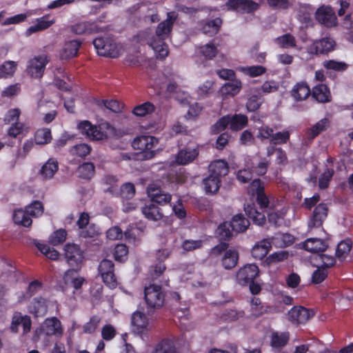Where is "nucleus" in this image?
I'll return each mask as SVG.
<instances>
[{
  "instance_id": "1",
  "label": "nucleus",
  "mask_w": 353,
  "mask_h": 353,
  "mask_svg": "<svg viewBox=\"0 0 353 353\" xmlns=\"http://www.w3.org/2000/svg\"><path fill=\"white\" fill-rule=\"evenodd\" d=\"M176 18L174 12H168L167 19L158 25L155 34L145 37L147 43L153 49L157 58L163 59L168 54V47L164 40L168 37Z\"/></svg>"
},
{
  "instance_id": "2",
  "label": "nucleus",
  "mask_w": 353,
  "mask_h": 353,
  "mask_svg": "<svg viewBox=\"0 0 353 353\" xmlns=\"http://www.w3.org/2000/svg\"><path fill=\"white\" fill-rule=\"evenodd\" d=\"M248 123V117L243 114L226 115L219 119L212 126L214 133L224 130L227 127L238 131L243 128Z\"/></svg>"
},
{
  "instance_id": "3",
  "label": "nucleus",
  "mask_w": 353,
  "mask_h": 353,
  "mask_svg": "<svg viewBox=\"0 0 353 353\" xmlns=\"http://www.w3.org/2000/svg\"><path fill=\"white\" fill-rule=\"evenodd\" d=\"M158 139L152 136H141L134 139L132 146L139 150L141 158L149 159L154 157Z\"/></svg>"
},
{
  "instance_id": "4",
  "label": "nucleus",
  "mask_w": 353,
  "mask_h": 353,
  "mask_svg": "<svg viewBox=\"0 0 353 353\" xmlns=\"http://www.w3.org/2000/svg\"><path fill=\"white\" fill-rule=\"evenodd\" d=\"M50 59L45 54L34 56L30 58L26 65V72L32 79H41Z\"/></svg>"
},
{
  "instance_id": "5",
  "label": "nucleus",
  "mask_w": 353,
  "mask_h": 353,
  "mask_svg": "<svg viewBox=\"0 0 353 353\" xmlns=\"http://www.w3.org/2000/svg\"><path fill=\"white\" fill-rule=\"evenodd\" d=\"M131 326L137 334H143L149 332L153 326L152 318L141 311H136L132 314Z\"/></svg>"
},
{
  "instance_id": "6",
  "label": "nucleus",
  "mask_w": 353,
  "mask_h": 353,
  "mask_svg": "<svg viewBox=\"0 0 353 353\" xmlns=\"http://www.w3.org/2000/svg\"><path fill=\"white\" fill-rule=\"evenodd\" d=\"M64 256L70 266L81 267L84 261V252L79 245L69 243L63 248Z\"/></svg>"
},
{
  "instance_id": "7",
  "label": "nucleus",
  "mask_w": 353,
  "mask_h": 353,
  "mask_svg": "<svg viewBox=\"0 0 353 353\" xmlns=\"http://www.w3.org/2000/svg\"><path fill=\"white\" fill-rule=\"evenodd\" d=\"M99 274L105 283L110 288H114L117 282L114 274V264L112 261L104 259L99 266Z\"/></svg>"
},
{
  "instance_id": "8",
  "label": "nucleus",
  "mask_w": 353,
  "mask_h": 353,
  "mask_svg": "<svg viewBox=\"0 0 353 353\" xmlns=\"http://www.w3.org/2000/svg\"><path fill=\"white\" fill-rule=\"evenodd\" d=\"M145 299L148 305L152 307H160L164 301V294L161 288L157 285H150L145 288Z\"/></svg>"
},
{
  "instance_id": "9",
  "label": "nucleus",
  "mask_w": 353,
  "mask_h": 353,
  "mask_svg": "<svg viewBox=\"0 0 353 353\" xmlns=\"http://www.w3.org/2000/svg\"><path fill=\"white\" fill-rule=\"evenodd\" d=\"M39 331L47 336L61 338L63 334V328L59 320L55 317L46 319L41 325Z\"/></svg>"
},
{
  "instance_id": "10",
  "label": "nucleus",
  "mask_w": 353,
  "mask_h": 353,
  "mask_svg": "<svg viewBox=\"0 0 353 353\" xmlns=\"http://www.w3.org/2000/svg\"><path fill=\"white\" fill-rule=\"evenodd\" d=\"M259 274V268L255 264H247L236 274V279L240 285H245L254 280Z\"/></svg>"
},
{
  "instance_id": "11",
  "label": "nucleus",
  "mask_w": 353,
  "mask_h": 353,
  "mask_svg": "<svg viewBox=\"0 0 353 353\" xmlns=\"http://www.w3.org/2000/svg\"><path fill=\"white\" fill-rule=\"evenodd\" d=\"M316 20L327 27L335 26L337 19L332 8L330 6H323L318 8L315 12Z\"/></svg>"
},
{
  "instance_id": "12",
  "label": "nucleus",
  "mask_w": 353,
  "mask_h": 353,
  "mask_svg": "<svg viewBox=\"0 0 353 353\" xmlns=\"http://www.w3.org/2000/svg\"><path fill=\"white\" fill-rule=\"evenodd\" d=\"M92 132V140L94 141H102L118 136L116 129L107 122H102L98 125H94Z\"/></svg>"
},
{
  "instance_id": "13",
  "label": "nucleus",
  "mask_w": 353,
  "mask_h": 353,
  "mask_svg": "<svg viewBox=\"0 0 353 353\" xmlns=\"http://www.w3.org/2000/svg\"><path fill=\"white\" fill-rule=\"evenodd\" d=\"M103 43V38L95 39L93 41L94 46L97 52V54L100 56L109 57L115 58L121 54L123 51L122 45L114 43L112 41L111 46L108 50H104L101 45Z\"/></svg>"
},
{
  "instance_id": "14",
  "label": "nucleus",
  "mask_w": 353,
  "mask_h": 353,
  "mask_svg": "<svg viewBox=\"0 0 353 353\" xmlns=\"http://www.w3.org/2000/svg\"><path fill=\"white\" fill-rule=\"evenodd\" d=\"M314 314V313L312 310L299 306L294 307L289 311L288 318L292 323H305Z\"/></svg>"
},
{
  "instance_id": "15",
  "label": "nucleus",
  "mask_w": 353,
  "mask_h": 353,
  "mask_svg": "<svg viewBox=\"0 0 353 353\" xmlns=\"http://www.w3.org/2000/svg\"><path fill=\"white\" fill-rule=\"evenodd\" d=\"M63 281L67 288L73 289V293L79 290L85 283V278L75 270H69L65 272Z\"/></svg>"
},
{
  "instance_id": "16",
  "label": "nucleus",
  "mask_w": 353,
  "mask_h": 353,
  "mask_svg": "<svg viewBox=\"0 0 353 353\" xmlns=\"http://www.w3.org/2000/svg\"><path fill=\"white\" fill-rule=\"evenodd\" d=\"M199 152L196 148L188 147L181 150L170 161V165H186L193 161L197 157Z\"/></svg>"
},
{
  "instance_id": "17",
  "label": "nucleus",
  "mask_w": 353,
  "mask_h": 353,
  "mask_svg": "<svg viewBox=\"0 0 353 353\" xmlns=\"http://www.w3.org/2000/svg\"><path fill=\"white\" fill-rule=\"evenodd\" d=\"M20 325L23 327V334L28 333L31 329L30 318L27 315H22L21 313H14L12 318L10 327V330L14 333H17Z\"/></svg>"
},
{
  "instance_id": "18",
  "label": "nucleus",
  "mask_w": 353,
  "mask_h": 353,
  "mask_svg": "<svg viewBox=\"0 0 353 353\" xmlns=\"http://www.w3.org/2000/svg\"><path fill=\"white\" fill-rule=\"evenodd\" d=\"M59 167L58 161L54 158H50L41 165L38 174L43 180H50L58 172Z\"/></svg>"
},
{
  "instance_id": "19",
  "label": "nucleus",
  "mask_w": 353,
  "mask_h": 353,
  "mask_svg": "<svg viewBox=\"0 0 353 353\" xmlns=\"http://www.w3.org/2000/svg\"><path fill=\"white\" fill-rule=\"evenodd\" d=\"M148 196L152 201L161 205L166 204L171 201V195L164 193L155 183L150 184L147 189Z\"/></svg>"
},
{
  "instance_id": "20",
  "label": "nucleus",
  "mask_w": 353,
  "mask_h": 353,
  "mask_svg": "<svg viewBox=\"0 0 353 353\" xmlns=\"http://www.w3.org/2000/svg\"><path fill=\"white\" fill-rule=\"evenodd\" d=\"M226 6L228 9L251 12L256 10L259 5L251 0H230L226 3Z\"/></svg>"
},
{
  "instance_id": "21",
  "label": "nucleus",
  "mask_w": 353,
  "mask_h": 353,
  "mask_svg": "<svg viewBox=\"0 0 353 353\" xmlns=\"http://www.w3.org/2000/svg\"><path fill=\"white\" fill-rule=\"evenodd\" d=\"M81 46V42L78 40H70L64 43L59 50V57L61 59H70L77 55Z\"/></svg>"
},
{
  "instance_id": "22",
  "label": "nucleus",
  "mask_w": 353,
  "mask_h": 353,
  "mask_svg": "<svg viewBox=\"0 0 353 353\" xmlns=\"http://www.w3.org/2000/svg\"><path fill=\"white\" fill-rule=\"evenodd\" d=\"M137 230H126L123 232L121 228L118 226L110 228L106 232L107 237L110 240H119L122 239L123 235L128 239L129 242H135Z\"/></svg>"
},
{
  "instance_id": "23",
  "label": "nucleus",
  "mask_w": 353,
  "mask_h": 353,
  "mask_svg": "<svg viewBox=\"0 0 353 353\" xmlns=\"http://www.w3.org/2000/svg\"><path fill=\"white\" fill-rule=\"evenodd\" d=\"M242 88V83L238 79H234L230 82L223 85L219 90V94L223 99L228 97L236 95Z\"/></svg>"
},
{
  "instance_id": "24",
  "label": "nucleus",
  "mask_w": 353,
  "mask_h": 353,
  "mask_svg": "<svg viewBox=\"0 0 353 353\" xmlns=\"http://www.w3.org/2000/svg\"><path fill=\"white\" fill-rule=\"evenodd\" d=\"M327 208L325 204H319L314 210L313 216L308 223V228L312 230L313 228H321L322 221L327 216Z\"/></svg>"
},
{
  "instance_id": "25",
  "label": "nucleus",
  "mask_w": 353,
  "mask_h": 353,
  "mask_svg": "<svg viewBox=\"0 0 353 353\" xmlns=\"http://www.w3.org/2000/svg\"><path fill=\"white\" fill-rule=\"evenodd\" d=\"M272 241L268 239H263L256 243L252 248V256L256 259H263L272 248Z\"/></svg>"
},
{
  "instance_id": "26",
  "label": "nucleus",
  "mask_w": 353,
  "mask_h": 353,
  "mask_svg": "<svg viewBox=\"0 0 353 353\" xmlns=\"http://www.w3.org/2000/svg\"><path fill=\"white\" fill-rule=\"evenodd\" d=\"M334 41L330 38H324L314 42L310 48L311 53H326L332 50L334 46Z\"/></svg>"
},
{
  "instance_id": "27",
  "label": "nucleus",
  "mask_w": 353,
  "mask_h": 353,
  "mask_svg": "<svg viewBox=\"0 0 353 353\" xmlns=\"http://www.w3.org/2000/svg\"><path fill=\"white\" fill-rule=\"evenodd\" d=\"M310 92V89L306 83L299 82L293 86L290 94L294 100L301 101L305 100Z\"/></svg>"
},
{
  "instance_id": "28",
  "label": "nucleus",
  "mask_w": 353,
  "mask_h": 353,
  "mask_svg": "<svg viewBox=\"0 0 353 353\" xmlns=\"http://www.w3.org/2000/svg\"><path fill=\"white\" fill-rule=\"evenodd\" d=\"M327 247V243L319 238H310L302 243V248L310 252H323Z\"/></svg>"
},
{
  "instance_id": "29",
  "label": "nucleus",
  "mask_w": 353,
  "mask_h": 353,
  "mask_svg": "<svg viewBox=\"0 0 353 353\" xmlns=\"http://www.w3.org/2000/svg\"><path fill=\"white\" fill-rule=\"evenodd\" d=\"M218 52L217 46L212 42L197 47L196 50L197 54L205 60L213 59L218 54Z\"/></svg>"
},
{
  "instance_id": "30",
  "label": "nucleus",
  "mask_w": 353,
  "mask_h": 353,
  "mask_svg": "<svg viewBox=\"0 0 353 353\" xmlns=\"http://www.w3.org/2000/svg\"><path fill=\"white\" fill-rule=\"evenodd\" d=\"M254 159L248 157L245 159V168L238 171L236 178L241 183H247L252 178L251 169L254 166Z\"/></svg>"
},
{
  "instance_id": "31",
  "label": "nucleus",
  "mask_w": 353,
  "mask_h": 353,
  "mask_svg": "<svg viewBox=\"0 0 353 353\" xmlns=\"http://www.w3.org/2000/svg\"><path fill=\"white\" fill-rule=\"evenodd\" d=\"M54 22V19H50L48 16H45L39 18L36 20L35 24L29 27L26 32L27 36H30L32 34L47 29L51 26Z\"/></svg>"
},
{
  "instance_id": "32",
  "label": "nucleus",
  "mask_w": 353,
  "mask_h": 353,
  "mask_svg": "<svg viewBox=\"0 0 353 353\" xmlns=\"http://www.w3.org/2000/svg\"><path fill=\"white\" fill-rule=\"evenodd\" d=\"M30 132V127L23 122L12 123L8 130V135L12 138L26 137Z\"/></svg>"
},
{
  "instance_id": "33",
  "label": "nucleus",
  "mask_w": 353,
  "mask_h": 353,
  "mask_svg": "<svg viewBox=\"0 0 353 353\" xmlns=\"http://www.w3.org/2000/svg\"><path fill=\"white\" fill-rule=\"evenodd\" d=\"M228 172V163L223 160H216L210 165V174L217 178L225 176Z\"/></svg>"
},
{
  "instance_id": "34",
  "label": "nucleus",
  "mask_w": 353,
  "mask_h": 353,
  "mask_svg": "<svg viewBox=\"0 0 353 353\" xmlns=\"http://www.w3.org/2000/svg\"><path fill=\"white\" fill-rule=\"evenodd\" d=\"M203 188L206 194L216 193L221 185V179L210 174L208 177L203 180Z\"/></svg>"
},
{
  "instance_id": "35",
  "label": "nucleus",
  "mask_w": 353,
  "mask_h": 353,
  "mask_svg": "<svg viewBox=\"0 0 353 353\" xmlns=\"http://www.w3.org/2000/svg\"><path fill=\"white\" fill-rule=\"evenodd\" d=\"M30 216L26 208V210L17 209L13 212L12 219L14 223L17 225L28 227L32 224Z\"/></svg>"
},
{
  "instance_id": "36",
  "label": "nucleus",
  "mask_w": 353,
  "mask_h": 353,
  "mask_svg": "<svg viewBox=\"0 0 353 353\" xmlns=\"http://www.w3.org/2000/svg\"><path fill=\"white\" fill-rule=\"evenodd\" d=\"M47 303L43 299H34L28 307V311L36 316L44 315L47 312Z\"/></svg>"
},
{
  "instance_id": "37",
  "label": "nucleus",
  "mask_w": 353,
  "mask_h": 353,
  "mask_svg": "<svg viewBox=\"0 0 353 353\" xmlns=\"http://www.w3.org/2000/svg\"><path fill=\"white\" fill-rule=\"evenodd\" d=\"M151 353H176L175 342L173 339H163L155 346Z\"/></svg>"
},
{
  "instance_id": "38",
  "label": "nucleus",
  "mask_w": 353,
  "mask_h": 353,
  "mask_svg": "<svg viewBox=\"0 0 353 353\" xmlns=\"http://www.w3.org/2000/svg\"><path fill=\"white\" fill-rule=\"evenodd\" d=\"M34 142L37 145H46L52 141L51 130L47 128L38 129L34 136Z\"/></svg>"
},
{
  "instance_id": "39",
  "label": "nucleus",
  "mask_w": 353,
  "mask_h": 353,
  "mask_svg": "<svg viewBox=\"0 0 353 353\" xmlns=\"http://www.w3.org/2000/svg\"><path fill=\"white\" fill-rule=\"evenodd\" d=\"M18 67L14 61H6L0 65V78L8 79L13 77Z\"/></svg>"
},
{
  "instance_id": "40",
  "label": "nucleus",
  "mask_w": 353,
  "mask_h": 353,
  "mask_svg": "<svg viewBox=\"0 0 353 353\" xmlns=\"http://www.w3.org/2000/svg\"><path fill=\"white\" fill-rule=\"evenodd\" d=\"M230 223L232 230L236 232H244L250 224L248 220L245 219L242 214L234 215Z\"/></svg>"
},
{
  "instance_id": "41",
  "label": "nucleus",
  "mask_w": 353,
  "mask_h": 353,
  "mask_svg": "<svg viewBox=\"0 0 353 353\" xmlns=\"http://www.w3.org/2000/svg\"><path fill=\"white\" fill-rule=\"evenodd\" d=\"M238 259L239 254L237 251L235 250H228L224 253L222 263L225 269H231L236 265Z\"/></svg>"
},
{
  "instance_id": "42",
  "label": "nucleus",
  "mask_w": 353,
  "mask_h": 353,
  "mask_svg": "<svg viewBox=\"0 0 353 353\" xmlns=\"http://www.w3.org/2000/svg\"><path fill=\"white\" fill-rule=\"evenodd\" d=\"M352 249V242L347 239L341 241L336 248V256L340 261L345 260L350 255Z\"/></svg>"
},
{
  "instance_id": "43",
  "label": "nucleus",
  "mask_w": 353,
  "mask_h": 353,
  "mask_svg": "<svg viewBox=\"0 0 353 353\" xmlns=\"http://www.w3.org/2000/svg\"><path fill=\"white\" fill-rule=\"evenodd\" d=\"M294 241L293 236L289 234H277L272 239V243L276 248H283L291 245Z\"/></svg>"
},
{
  "instance_id": "44",
  "label": "nucleus",
  "mask_w": 353,
  "mask_h": 353,
  "mask_svg": "<svg viewBox=\"0 0 353 353\" xmlns=\"http://www.w3.org/2000/svg\"><path fill=\"white\" fill-rule=\"evenodd\" d=\"M313 97L319 102L325 103L330 100V92L325 85H319L314 88Z\"/></svg>"
},
{
  "instance_id": "45",
  "label": "nucleus",
  "mask_w": 353,
  "mask_h": 353,
  "mask_svg": "<svg viewBox=\"0 0 353 353\" xmlns=\"http://www.w3.org/2000/svg\"><path fill=\"white\" fill-rule=\"evenodd\" d=\"M155 110V106L150 102L136 105L132 110V114L136 117H142L152 114Z\"/></svg>"
},
{
  "instance_id": "46",
  "label": "nucleus",
  "mask_w": 353,
  "mask_h": 353,
  "mask_svg": "<svg viewBox=\"0 0 353 353\" xmlns=\"http://www.w3.org/2000/svg\"><path fill=\"white\" fill-rule=\"evenodd\" d=\"M245 211L249 218H250L256 225H263L265 223V215L257 211L254 205H248L245 208Z\"/></svg>"
},
{
  "instance_id": "47",
  "label": "nucleus",
  "mask_w": 353,
  "mask_h": 353,
  "mask_svg": "<svg viewBox=\"0 0 353 353\" xmlns=\"http://www.w3.org/2000/svg\"><path fill=\"white\" fill-rule=\"evenodd\" d=\"M37 249L47 258L51 260H57L59 257V253L54 248H50L48 245L41 241L34 242Z\"/></svg>"
},
{
  "instance_id": "48",
  "label": "nucleus",
  "mask_w": 353,
  "mask_h": 353,
  "mask_svg": "<svg viewBox=\"0 0 353 353\" xmlns=\"http://www.w3.org/2000/svg\"><path fill=\"white\" fill-rule=\"evenodd\" d=\"M237 70L250 77H256L263 74L266 72V68L262 65L241 66Z\"/></svg>"
},
{
  "instance_id": "49",
  "label": "nucleus",
  "mask_w": 353,
  "mask_h": 353,
  "mask_svg": "<svg viewBox=\"0 0 353 353\" xmlns=\"http://www.w3.org/2000/svg\"><path fill=\"white\" fill-rule=\"evenodd\" d=\"M289 341V334L288 332H274L271 336V345L274 348H280Z\"/></svg>"
},
{
  "instance_id": "50",
  "label": "nucleus",
  "mask_w": 353,
  "mask_h": 353,
  "mask_svg": "<svg viewBox=\"0 0 353 353\" xmlns=\"http://www.w3.org/2000/svg\"><path fill=\"white\" fill-rule=\"evenodd\" d=\"M221 25V20L219 18H216L203 23L201 30L204 34L212 36L218 32Z\"/></svg>"
},
{
  "instance_id": "51",
  "label": "nucleus",
  "mask_w": 353,
  "mask_h": 353,
  "mask_svg": "<svg viewBox=\"0 0 353 353\" xmlns=\"http://www.w3.org/2000/svg\"><path fill=\"white\" fill-rule=\"evenodd\" d=\"M145 216L152 221H157L161 218V213L158 207L153 203L146 205L142 210Z\"/></svg>"
},
{
  "instance_id": "52",
  "label": "nucleus",
  "mask_w": 353,
  "mask_h": 353,
  "mask_svg": "<svg viewBox=\"0 0 353 353\" xmlns=\"http://www.w3.org/2000/svg\"><path fill=\"white\" fill-rule=\"evenodd\" d=\"M288 212V208L283 207L280 210H276L268 214V220L275 225H281L283 223L284 216Z\"/></svg>"
},
{
  "instance_id": "53",
  "label": "nucleus",
  "mask_w": 353,
  "mask_h": 353,
  "mask_svg": "<svg viewBox=\"0 0 353 353\" xmlns=\"http://www.w3.org/2000/svg\"><path fill=\"white\" fill-rule=\"evenodd\" d=\"M165 86L168 91L170 92H174L177 89V84L180 80L179 76L172 72H169L165 74Z\"/></svg>"
},
{
  "instance_id": "54",
  "label": "nucleus",
  "mask_w": 353,
  "mask_h": 353,
  "mask_svg": "<svg viewBox=\"0 0 353 353\" xmlns=\"http://www.w3.org/2000/svg\"><path fill=\"white\" fill-rule=\"evenodd\" d=\"M276 154V163L279 165H284L287 162V157L284 150L280 148L270 146L267 149L268 156Z\"/></svg>"
},
{
  "instance_id": "55",
  "label": "nucleus",
  "mask_w": 353,
  "mask_h": 353,
  "mask_svg": "<svg viewBox=\"0 0 353 353\" xmlns=\"http://www.w3.org/2000/svg\"><path fill=\"white\" fill-rule=\"evenodd\" d=\"M250 310L254 316H259L268 312V307L261 305V301L258 298L254 297L251 300Z\"/></svg>"
},
{
  "instance_id": "56",
  "label": "nucleus",
  "mask_w": 353,
  "mask_h": 353,
  "mask_svg": "<svg viewBox=\"0 0 353 353\" xmlns=\"http://www.w3.org/2000/svg\"><path fill=\"white\" fill-rule=\"evenodd\" d=\"M274 42L277 46L283 48H290L295 46L294 37L288 34L276 38Z\"/></svg>"
},
{
  "instance_id": "57",
  "label": "nucleus",
  "mask_w": 353,
  "mask_h": 353,
  "mask_svg": "<svg viewBox=\"0 0 353 353\" xmlns=\"http://www.w3.org/2000/svg\"><path fill=\"white\" fill-rule=\"evenodd\" d=\"M288 255L286 251L274 252L265 259V263L268 265H272L287 259Z\"/></svg>"
},
{
  "instance_id": "58",
  "label": "nucleus",
  "mask_w": 353,
  "mask_h": 353,
  "mask_svg": "<svg viewBox=\"0 0 353 353\" xmlns=\"http://www.w3.org/2000/svg\"><path fill=\"white\" fill-rule=\"evenodd\" d=\"M94 127V125L87 120L79 121L77 124V129L79 132L91 140Z\"/></svg>"
},
{
  "instance_id": "59",
  "label": "nucleus",
  "mask_w": 353,
  "mask_h": 353,
  "mask_svg": "<svg viewBox=\"0 0 353 353\" xmlns=\"http://www.w3.org/2000/svg\"><path fill=\"white\" fill-rule=\"evenodd\" d=\"M34 13L32 10H28L24 14H19L11 17H8L2 22V25L9 26L12 24L20 23L21 22L26 21L28 17L32 15Z\"/></svg>"
},
{
  "instance_id": "60",
  "label": "nucleus",
  "mask_w": 353,
  "mask_h": 353,
  "mask_svg": "<svg viewBox=\"0 0 353 353\" xmlns=\"http://www.w3.org/2000/svg\"><path fill=\"white\" fill-rule=\"evenodd\" d=\"M94 173V166L91 163H85L78 168V174L83 179H90Z\"/></svg>"
},
{
  "instance_id": "61",
  "label": "nucleus",
  "mask_w": 353,
  "mask_h": 353,
  "mask_svg": "<svg viewBox=\"0 0 353 353\" xmlns=\"http://www.w3.org/2000/svg\"><path fill=\"white\" fill-rule=\"evenodd\" d=\"M128 255V248L124 244H118L114 250V259L119 262L125 261Z\"/></svg>"
},
{
  "instance_id": "62",
  "label": "nucleus",
  "mask_w": 353,
  "mask_h": 353,
  "mask_svg": "<svg viewBox=\"0 0 353 353\" xmlns=\"http://www.w3.org/2000/svg\"><path fill=\"white\" fill-rule=\"evenodd\" d=\"M67 233L63 229H59L54 231L50 236L49 241L53 245H57L62 243L66 239Z\"/></svg>"
},
{
  "instance_id": "63",
  "label": "nucleus",
  "mask_w": 353,
  "mask_h": 353,
  "mask_svg": "<svg viewBox=\"0 0 353 353\" xmlns=\"http://www.w3.org/2000/svg\"><path fill=\"white\" fill-rule=\"evenodd\" d=\"M328 125L329 122L325 119L319 121L308 130L310 137L314 138L317 136L323 130H325Z\"/></svg>"
},
{
  "instance_id": "64",
  "label": "nucleus",
  "mask_w": 353,
  "mask_h": 353,
  "mask_svg": "<svg viewBox=\"0 0 353 353\" xmlns=\"http://www.w3.org/2000/svg\"><path fill=\"white\" fill-rule=\"evenodd\" d=\"M202 110V106L198 103L190 105L187 114L185 115V119L186 120H194L199 117Z\"/></svg>"
}]
</instances>
